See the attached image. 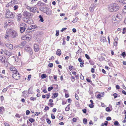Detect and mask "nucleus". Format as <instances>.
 I'll list each match as a JSON object with an SVG mask.
<instances>
[{
    "label": "nucleus",
    "instance_id": "obj_34",
    "mask_svg": "<svg viewBox=\"0 0 126 126\" xmlns=\"http://www.w3.org/2000/svg\"><path fill=\"white\" fill-rule=\"evenodd\" d=\"M58 96V94L56 93H54L53 94V97L54 98L57 97Z\"/></svg>",
    "mask_w": 126,
    "mask_h": 126
},
{
    "label": "nucleus",
    "instance_id": "obj_29",
    "mask_svg": "<svg viewBox=\"0 0 126 126\" xmlns=\"http://www.w3.org/2000/svg\"><path fill=\"white\" fill-rule=\"evenodd\" d=\"M4 109V108L3 107H0V113L2 114L3 113L2 110Z\"/></svg>",
    "mask_w": 126,
    "mask_h": 126
},
{
    "label": "nucleus",
    "instance_id": "obj_39",
    "mask_svg": "<svg viewBox=\"0 0 126 126\" xmlns=\"http://www.w3.org/2000/svg\"><path fill=\"white\" fill-rule=\"evenodd\" d=\"M29 121L31 123H32L35 121V120L33 118H30L29 119Z\"/></svg>",
    "mask_w": 126,
    "mask_h": 126
},
{
    "label": "nucleus",
    "instance_id": "obj_26",
    "mask_svg": "<svg viewBox=\"0 0 126 126\" xmlns=\"http://www.w3.org/2000/svg\"><path fill=\"white\" fill-rule=\"evenodd\" d=\"M27 23L29 24H31L33 23V22L31 19H29L27 21Z\"/></svg>",
    "mask_w": 126,
    "mask_h": 126
},
{
    "label": "nucleus",
    "instance_id": "obj_11",
    "mask_svg": "<svg viewBox=\"0 0 126 126\" xmlns=\"http://www.w3.org/2000/svg\"><path fill=\"white\" fill-rule=\"evenodd\" d=\"M11 35L13 37H16L17 35L16 32L14 31H12Z\"/></svg>",
    "mask_w": 126,
    "mask_h": 126
},
{
    "label": "nucleus",
    "instance_id": "obj_20",
    "mask_svg": "<svg viewBox=\"0 0 126 126\" xmlns=\"http://www.w3.org/2000/svg\"><path fill=\"white\" fill-rule=\"evenodd\" d=\"M37 28V27L36 25H32L30 26V27L29 28L31 30L32 29H35Z\"/></svg>",
    "mask_w": 126,
    "mask_h": 126
},
{
    "label": "nucleus",
    "instance_id": "obj_16",
    "mask_svg": "<svg viewBox=\"0 0 126 126\" xmlns=\"http://www.w3.org/2000/svg\"><path fill=\"white\" fill-rule=\"evenodd\" d=\"M12 32V31L10 29H8L6 31V34H7L9 36L11 35V32Z\"/></svg>",
    "mask_w": 126,
    "mask_h": 126
},
{
    "label": "nucleus",
    "instance_id": "obj_52",
    "mask_svg": "<svg viewBox=\"0 0 126 126\" xmlns=\"http://www.w3.org/2000/svg\"><path fill=\"white\" fill-rule=\"evenodd\" d=\"M106 120L108 121L111 120V118L110 117H107Z\"/></svg>",
    "mask_w": 126,
    "mask_h": 126
},
{
    "label": "nucleus",
    "instance_id": "obj_5",
    "mask_svg": "<svg viewBox=\"0 0 126 126\" xmlns=\"http://www.w3.org/2000/svg\"><path fill=\"white\" fill-rule=\"evenodd\" d=\"M122 17L121 14L120 13L118 14L116 16V17L115 19H112V21L114 23L120 20L122 18Z\"/></svg>",
    "mask_w": 126,
    "mask_h": 126
},
{
    "label": "nucleus",
    "instance_id": "obj_14",
    "mask_svg": "<svg viewBox=\"0 0 126 126\" xmlns=\"http://www.w3.org/2000/svg\"><path fill=\"white\" fill-rule=\"evenodd\" d=\"M118 40V38L117 37H115L114 39V45L115 46H116L117 45L118 43L117 41Z\"/></svg>",
    "mask_w": 126,
    "mask_h": 126
},
{
    "label": "nucleus",
    "instance_id": "obj_41",
    "mask_svg": "<svg viewBox=\"0 0 126 126\" xmlns=\"http://www.w3.org/2000/svg\"><path fill=\"white\" fill-rule=\"evenodd\" d=\"M106 110L107 111H110L112 110H110L109 107H107L106 108Z\"/></svg>",
    "mask_w": 126,
    "mask_h": 126
},
{
    "label": "nucleus",
    "instance_id": "obj_36",
    "mask_svg": "<svg viewBox=\"0 0 126 126\" xmlns=\"http://www.w3.org/2000/svg\"><path fill=\"white\" fill-rule=\"evenodd\" d=\"M14 9L15 10H16L18 8V6L17 5H15L14 6Z\"/></svg>",
    "mask_w": 126,
    "mask_h": 126
},
{
    "label": "nucleus",
    "instance_id": "obj_56",
    "mask_svg": "<svg viewBox=\"0 0 126 126\" xmlns=\"http://www.w3.org/2000/svg\"><path fill=\"white\" fill-rule=\"evenodd\" d=\"M80 66L81 67H83L84 66V65H83V64H84V63L83 62L82 63H80Z\"/></svg>",
    "mask_w": 126,
    "mask_h": 126
},
{
    "label": "nucleus",
    "instance_id": "obj_28",
    "mask_svg": "<svg viewBox=\"0 0 126 126\" xmlns=\"http://www.w3.org/2000/svg\"><path fill=\"white\" fill-rule=\"evenodd\" d=\"M39 17L40 18V21L42 22H43L44 21L41 15L39 16Z\"/></svg>",
    "mask_w": 126,
    "mask_h": 126
},
{
    "label": "nucleus",
    "instance_id": "obj_40",
    "mask_svg": "<svg viewBox=\"0 0 126 126\" xmlns=\"http://www.w3.org/2000/svg\"><path fill=\"white\" fill-rule=\"evenodd\" d=\"M114 124L115 125L117 126L119 125V123L117 121H116L114 122Z\"/></svg>",
    "mask_w": 126,
    "mask_h": 126
},
{
    "label": "nucleus",
    "instance_id": "obj_37",
    "mask_svg": "<svg viewBox=\"0 0 126 126\" xmlns=\"http://www.w3.org/2000/svg\"><path fill=\"white\" fill-rule=\"evenodd\" d=\"M123 13L124 14L126 13V6H124V8L123 9Z\"/></svg>",
    "mask_w": 126,
    "mask_h": 126
},
{
    "label": "nucleus",
    "instance_id": "obj_64",
    "mask_svg": "<svg viewBox=\"0 0 126 126\" xmlns=\"http://www.w3.org/2000/svg\"><path fill=\"white\" fill-rule=\"evenodd\" d=\"M59 119L60 120H62L63 119V116H60L59 117Z\"/></svg>",
    "mask_w": 126,
    "mask_h": 126
},
{
    "label": "nucleus",
    "instance_id": "obj_54",
    "mask_svg": "<svg viewBox=\"0 0 126 126\" xmlns=\"http://www.w3.org/2000/svg\"><path fill=\"white\" fill-rule=\"evenodd\" d=\"M101 97V95L100 94H98L97 95V98L100 99Z\"/></svg>",
    "mask_w": 126,
    "mask_h": 126
},
{
    "label": "nucleus",
    "instance_id": "obj_46",
    "mask_svg": "<svg viewBox=\"0 0 126 126\" xmlns=\"http://www.w3.org/2000/svg\"><path fill=\"white\" fill-rule=\"evenodd\" d=\"M71 79L72 81L73 82H74L75 80L74 77L73 76H71Z\"/></svg>",
    "mask_w": 126,
    "mask_h": 126
},
{
    "label": "nucleus",
    "instance_id": "obj_61",
    "mask_svg": "<svg viewBox=\"0 0 126 126\" xmlns=\"http://www.w3.org/2000/svg\"><path fill=\"white\" fill-rule=\"evenodd\" d=\"M89 106L90 108H93L94 107V106L93 104H90L89 105Z\"/></svg>",
    "mask_w": 126,
    "mask_h": 126
},
{
    "label": "nucleus",
    "instance_id": "obj_33",
    "mask_svg": "<svg viewBox=\"0 0 126 126\" xmlns=\"http://www.w3.org/2000/svg\"><path fill=\"white\" fill-rule=\"evenodd\" d=\"M24 38V39L22 38V39L23 40L25 39L28 40H29L30 39V37L29 36H25Z\"/></svg>",
    "mask_w": 126,
    "mask_h": 126
},
{
    "label": "nucleus",
    "instance_id": "obj_4",
    "mask_svg": "<svg viewBox=\"0 0 126 126\" xmlns=\"http://www.w3.org/2000/svg\"><path fill=\"white\" fill-rule=\"evenodd\" d=\"M12 76L16 80L19 79L20 77V75L18 72L17 71L16 72H14Z\"/></svg>",
    "mask_w": 126,
    "mask_h": 126
},
{
    "label": "nucleus",
    "instance_id": "obj_43",
    "mask_svg": "<svg viewBox=\"0 0 126 126\" xmlns=\"http://www.w3.org/2000/svg\"><path fill=\"white\" fill-rule=\"evenodd\" d=\"M9 37V35L7 34H5V35L4 36V37L6 39H8Z\"/></svg>",
    "mask_w": 126,
    "mask_h": 126
},
{
    "label": "nucleus",
    "instance_id": "obj_38",
    "mask_svg": "<svg viewBox=\"0 0 126 126\" xmlns=\"http://www.w3.org/2000/svg\"><path fill=\"white\" fill-rule=\"evenodd\" d=\"M83 123L85 124L87 123V119L86 118H84L83 120Z\"/></svg>",
    "mask_w": 126,
    "mask_h": 126
},
{
    "label": "nucleus",
    "instance_id": "obj_12",
    "mask_svg": "<svg viewBox=\"0 0 126 126\" xmlns=\"http://www.w3.org/2000/svg\"><path fill=\"white\" fill-rule=\"evenodd\" d=\"M100 40L101 42H106V38L102 36H101L100 37Z\"/></svg>",
    "mask_w": 126,
    "mask_h": 126
},
{
    "label": "nucleus",
    "instance_id": "obj_32",
    "mask_svg": "<svg viewBox=\"0 0 126 126\" xmlns=\"http://www.w3.org/2000/svg\"><path fill=\"white\" fill-rule=\"evenodd\" d=\"M70 109L69 105H68L65 109V110L66 111H68Z\"/></svg>",
    "mask_w": 126,
    "mask_h": 126
},
{
    "label": "nucleus",
    "instance_id": "obj_60",
    "mask_svg": "<svg viewBox=\"0 0 126 126\" xmlns=\"http://www.w3.org/2000/svg\"><path fill=\"white\" fill-rule=\"evenodd\" d=\"M51 117L52 119H55V116L53 114H51Z\"/></svg>",
    "mask_w": 126,
    "mask_h": 126
},
{
    "label": "nucleus",
    "instance_id": "obj_47",
    "mask_svg": "<svg viewBox=\"0 0 126 126\" xmlns=\"http://www.w3.org/2000/svg\"><path fill=\"white\" fill-rule=\"evenodd\" d=\"M120 1L122 2L123 4H126V0H121Z\"/></svg>",
    "mask_w": 126,
    "mask_h": 126
},
{
    "label": "nucleus",
    "instance_id": "obj_58",
    "mask_svg": "<svg viewBox=\"0 0 126 126\" xmlns=\"http://www.w3.org/2000/svg\"><path fill=\"white\" fill-rule=\"evenodd\" d=\"M117 94L115 93H114L113 94V95L114 97V98H116L117 97Z\"/></svg>",
    "mask_w": 126,
    "mask_h": 126
},
{
    "label": "nucleus",
    "instance_id": "obj_35",
    "mask_svg": "<svg viewBox=\"0 0 126 126\" xmlns=\"http://www.w3.org/2000/svg\"><path fill=\"white\" fill-rule=\"evenodd\" d=\"M78 20V19L77 17L75 18L73 21L72 22L73 23H75L77 22Z\"/></svg>",
    "mask_w": 126,
    "mask_h": 126
},
{
    "label": "nucleus",
    "instance_id": "obj_57",
    "mask_svg": "<svg viewBox=\"0 0 126 126\" xmlns=\"http://www.w3.org/2000/svg\"><path fill=\"white\" fill-rule=\"evenodd\" d=\"M49 107L48 106H46L45 107L44 110H49Z\"/></svg>",
    "mask_w": 126,
    "mask_h": 126
},
{
    "label": "nucleus",
    "instance_id": "obj_50",
    "mask_svg": "<svg viewBox=\"0 0 126 126\" xmlns=\"http://www.w3.org/2000/svg\"><path fill=\"white\" fill-rule=\"evenodd\" d=\"M48 66L50 67H52L53 66V64L52 63H50L48 64Z\"/></svg>",
    "mask_w": 126,
    "mask_h": 126
},
{
    "label": "nucleus",
    "instance_id": "obj_25",
    "mask_svg": "<svg viewBox=\"0 0 126 126\" xmlns=\"http://www.w3.org/2000/svg\"><path fill=\"white\" fill-rule=\"evenodd\" d=\"M28 93L29 94H32L33 93L32 88H30L28 90Z\"/></svg>",
    "mask_w": 126,
    "mask_h": 126
},
{
    "label": "nucleus",
    "instance_id": "obj_44",
    "mask_svg": "<svg viewBox=\"0 0 126 126\" xmlns=\"http://www.w3.org/2000/svg\"><path fill=\"white\" fill-rule=\"evenodd\" d=\"M8 89L7 88H6L3 89L2 90V92L3 93L5 92Z\"/></svg>",
    "mask_w": 126,
    "mask_h": 126
},
{
    "label": "nucleus",
    "instance_id": "obj_23",
    "mask_svg": "<svg viewBox=\"0 0 126 126\" xmlns=\"http://www.w3.org/2000/svg\"><path fill=\"white\" fill-rule=\"evenodd\" d=\"M23 96L24 97H27L28 96V95L27 94V93L26 92L24 91L22 92Z\"/></svg>",
    "mask_w": 126,
    "mask_h": 126
},
{
    "label": "nucleus",
    "instance_id": "obj_10",
    "mask_svg": "<svg viewBox=\"0 0 126 126\" xmlns=\"http://www.w3.org/2000/svg\"><path fill=\"white\" fill-rule=\"evenodd\" d=\"M34 49L36 52H37L39 50V47L38 45L36 44H34Z\"/></svg>",
    "mask_w": 126,
    "mask_h": 126
},
{
    "label": "nucleus",
    "instance_id": "obj_8",
    "mask_svg": "<svg viewBox=\"0 0 126 126\" xmlns=\"http://www.w3.org/2000/svg\"><path fill=\"white\" fill-rule=\"evenodd\" d=\"M1 50L4 52V55L7 56H10L12 55V53L4 49H2Z\"/></svg>",
    "mask_w": 126,
    "mask_h": 126
},
{
    "label": "nucleus",
    "instance_id": "obj_13",
    "mask_svg": "<svg viewBox=\"0 0 126 126\" xmlns=\"http://www.w3.org/2000/svg\"><path fill=\"white\" fill-rule=\"evenodd\" d=\"M95 5L94 4H92L91 5L89 8V10L91 12H93L94 11L95 7Z\"/></svg>",
    "mask_w": 126,
    "mask_h": 126
},
{
    "label": "nucleus",
    "instance_id": "obj_1",
    "mask_svg": "<svg viewBox=\"0 0 126 126\" xmlns=\"http://www.w3.org/2000/svg\"><path fill=\"white\" fill-rule=\"evenodd\" d=\"M119 8V6L116 3L111 4L108 6V9L111 12L117 11L118 10Z\"/></svg>",
    "mask_w": 126,
    "mask_h": 126
},
{
    "label": "nucleus",
    "instance_id": "obj_3",
    "mask_svg": "<svg viewBox=\"0 0 126 126\" xmlns=\"http://www.w3.org/2000/svg\"><path fill=\"white\" fill-rule=\"evenodd\" d=\"M0 60L1 62L4 63V65L6 67L8 66V63L6 61L5 57L3 56H0Z\"/></svg>",
    "mask_w": 126,
    "mask_h": 126
},
{
    "label": "nucleus",
    "instance_id": "obj_63",
    "mask_svg": "<svg viewBox=\"0 0 126 126\" xmlns=\"http://www.w3.org/2000/svg\"><path fill=\"white\" fill-rule=\"evenodd\" d=\"M75 97L77 99H79V97L77 95V94H75Z\"/></svg>",
    "mask_w": 126,
    "mask_h": 126
},
{
    "label": "nucleus",
    "instance_id": "obj_9",
    "mask_svg": "<svg viewBox=\"0 0 126 126\" xmlns=\"http://www.w3.org/2000/svg\"><path fill=\"white\" fill-rule=\"evenodd\" d=\"M9 69L10 71L13 72V73L14 72H16L17 71L15 67L13 66H11L10 67Z\"/></svg>",
    "mask_w": 126,
    "mask_h": 126
},
{
    "label": "nucleus",
    "instance_id": "obj_31",
    "mask_svg": "<svg viewBox=\"0 0 126 126\" xmlns=\"http://www.w3.org/2000/svg\"><path fill=\"white\" fill-rule=\"evenodd\" d=\"M26 28H20V30L21 32V33L23 32L25 30Z\"/></svg>",
    "mask_w": 126,
    "mask_h": 126
},
{
    "label": "nucleus",
    "instance_id": "obj_45",
    "mask_svg": "<svg viewBox=\"0 0 126 126\" xmlns=\"http://www.w3.org/2000/svg\"><path fill=\"white\" fill-rule=\"evenodd\" d=\"M31 100L33 101L34 100H36V98L35 97H31L30 98Z\"/></svg>",
    "mask_w": 126,
    "mask_h": 126
},
{
    "label": "nucleus",
    "instance_id": "obj_6",
    "mask_svg": "<svg viewBox=\"0 0 126 126\" xmlns=\"http://www.w3.org/2000/svg\"><path fill=\"white\" fill-rule=\"evenodd\" d=\"M32 15L31 13L26 11H25L23 13V16L27 19H28L30 18Z\"/></svg>",
    "mask_w": 126,
    "mask_h": 126
},
{
    "label": "nucleus",
    "instance_id": "obj_15",
    "mask_svg": "<svg viewBox=\"0 0 126 126\" xmlns=\"http://www.w3.org/2000/svg\"><path fill=\"white\" fill-rule=\"evenodd\" d=\"M6 46L9 48L12 49L13 48V46L12 44H6Z\"/></svg>",
    "mask_w": 126,
    "mask_h": 126
},
{
    "label": "nucleus",
    "instance_id": "obj_7",
    "mask_svg": "<svg viewBox=\"0 0 126 126\" xmlns=\"http://www.w3.org/2000/svg\"><path fill=\"white\" fill-rule=\"evenodd\" d=\"M26 8L29 10L30 12L35 13L36 12L37 8L35 7H30L28 6H26Z\"/></svg>",
    "mask_w": 126,
    "mask_h": 126
},
{
    "label": "nucleus",
    "instance_id": "obj_24",
    "mask_svg": "<svg viewBox=\"0 0 126 126\" xmlns=\"http://www.w3.org/2000/svg\"><path fill=\"white\" fill-rule=\"evenodd\" d=\"M14 0H12L11 2L8 3L6 5V6L7 7H9L10 6L12 3H14V2L13 1Z\"/></svg>",
    "mask_w": 126,
    "mask_h": 126
},
{
    "label": "nucleus",
    "instance_id": "obj_27",
    "mask_svg": "<svg viewBox=\"0 0 126 126\" xmlns=\"http://www.w3.org/2000/svg\"><path fill=\"white\" fill-rule=\"evenodd\" d=\"M47 75L45 74H43L42 75L41 77L42 79L45 78L47 77Z\"/></svg>",
    "mask_w": 126,
    "mask_h": 126
},
{
    "label": "nucleus",
    "instance_id": "obj_30",
    "mask_svg": "<svg viewBox=\"0 0 126 126\" xmlns=\"http://www.w3.org/2000/svg\"><path fill=\"white\" fill-rule=\"evenodd\" d=\"M37 4V5L39 6L41 5L43 6L44 5V4L41 3V1H39L38 2Z\"/></svg>",
    "mask_w": 126,
    "mask_h": 126
},
{
    "label": "nucleus",
    "instance_id": "obj_19",
    "mask_svg": "<svg viewBox=\"0 0 126 126\" xmlns=\"http://www.w3.org/2000/svg\"><path fill=\"white\" fill-rule=\"evenodd\" d=\"M25 49L27 51L30 52L32 50L31 48L30 47H26L25 48Z\"/></svg>",
    "mask_w": 126,
    "mask_h": 126
},
{
    "label": "nucleus",
    "instance_id": "obj_49",
    "mask_svg": "<svg viewBox=\"0 0 126 126\" xmlns=\"http://www.w3.org/2000/svg\"><path fill=\"white\" fill-rule=\"evenodd\" d=\"M59 34V31L58 30L56 31V35L57 36H58Z\"/></svg>",
    "mask_w": 126,
    "mask_h": 126
},
{
    "label": "nucleus",
    "instance_id": "obj_59",
    "mask_svg": "<svg viewBox=\"0 0 126 126\" xmlns=\"http://www.w3.org/2000/svg\"><path fill=\"white\" fill-rule=\"evenodd\" d=\"M54 78V79L55 80V81H57V76L56 75H54L53 76Z\"/></svg>",
    "mask_w": 126,
    "mask_h": 126
},
{
    "label": "nucleus",
    "instance_id": "obj_48",
    "mask_svg": "<svg viewBox=\"0 0 126 126\" xmlns=\"http://www.w3.org/2000/svg\"><path fill=\"white\" fill-rule=\"evenodd\" d=\"M47 123L49 124H50L51 123V121L48 119H47Z\"/></svg>",
    "mask_w": 126,
    "mask_h": 126
},
{
    "label": "nucleus",
    "instance_id": "obj_22",
    "mask_svg": "<svg viewBox=\"0 0 126 126\" xmlns=\"http://www.w3.org/2000/svg\"><path fill=\"white\" fill-rule=\"evenodd\" d=\"M61 51L60 49H58L56 52V54L57 55L60 56L61 54Z\"/></svg>",
    "mask_w": 126,
    "mask_h": 126
},
{
    "label": "nucleus",
    "instance_id": "obj_42",
    "mask_svg": "<svg viewBox=\"0 0 126 126\" xmlns=\"http://www.w3.org/2000/svg\"><path fill=\"white\" fill-rule=\"evenodd\" d=\"M53 88V87H49L48 88V90L49 91H50Z\"/></svg>",
    "mask_w": 126,
    "mask_h": 126
},
{
    "label": "nucleus",
    "instance_id": "obj_2",
    "mask_svg": "<svg viewBox=\"0 0 126 126\" xmlns=\"http://www.w3.org/2000/svg\"><path fill=\"white\" fill-rule=\"evenodd\" d=\"M6 17L7 18H14V17L13 14L9 10H7L6 11Z\"/></svg>",
    "mask_w": 126,
    "mask_h": 126
},
{
    "label": "nucleus",
    "instance_id": "obj_18",
    "mask_svg": "<svg viewBox=\"0 0 126 126\" xmlns=\"http://www.w3.org/2000/svg\"><path fill=\"white\" fill-rule=\"evenodd\" d=\"M20 28H26L27 26L26 24L24 23H22L21 24H20Z\"/></svg>",
    "mask_w": 126,
    "mask_h": 126
},
{
    "label": "nucleus",
    "instance_id": "obj_53",
    "mask_svg": "<svg viewBox=\"0 0 126 126\" xmlns=\"http://www.w3.org/2000/svg\"><path fill=\"white\" fill-rule=\"evenodd\" d=\"M30 113V111L29 110H27L26 111V114L27 115H28Z\"/></svg>",
    "mask_w": 126,
    "mask_h": 126
},
{
    "label": "nucleus",
    "instance_id": "obj_51",
    "mask_svg": "<svg viewBox=\"0 0 126 126\" xmlns=\"http://www.w3.org/2000/svg\"><path fill=\"white\" fill-rule=\"evenodd\" d=\"M85 56L86 58L88 59H90V57L89 56V55H88L87 54H85Z\"/></svg>",
    "mask_w": 126,
    "mask_h": 126
},
{
    "label": "nucleus",
    "instance_id": "obj_21",
    "mask_svg": "<svg viewBox=\"0 0 126 126\" xmlns=\"http://www.w3.org/2000/svg\"><path fill=\"white\" fill-rule=\"evenodd\" d=\"M46 13L48 15H50L51 14V12L48 9L46 11Z\"/></svg>",
    "mask_w": 126,
    "mask_h": 126
},
{
    "label": "nucleus",
    "instance_id": "obj_17",
    "mask_svg": "<svg viewBox=\"0 0 126 126\" xmlns=\"http://www.w3.org/2000/svg\"><path fill=\"white\" fill-rule=\"evenodd\" d=\"M22 16L21 14H18L17 15V20L19 22L21 19Z\"/></svg>",
    "mask_w": 126,
    "mask_h": 126
},
{
    "label": "nucleus",
    "instance_id": "obj_55",
    "mask_svg": "<svg viewBox=\"0 0 126 126\" xmlns=\"http://www.w3.org/2000/svg\"><path fill=\"white\" fill-rule=\"evenodd\" d=\"M121 55L122 56H124V57H125L126 56V53L125 52H122L121 54Z\"/></svg>",
    "mask_w": 126,
    "mask_h": 126
},
{
    "label": "nucleus",
    "instance_id": "obj_62",
    "mask_svg": "<svg viewBox=\"0 0 126 126\" xmlns=\"http://www.w3.org/2000/svg\"><path fill=\"white\" fill-rule=\"evenodd\" d=\"M15 116L16 117L18 118H20V115L18 114H16Z\"/></svg>",
    "mask_w": 126,
    "mask_h": 126
}]
</instances>
